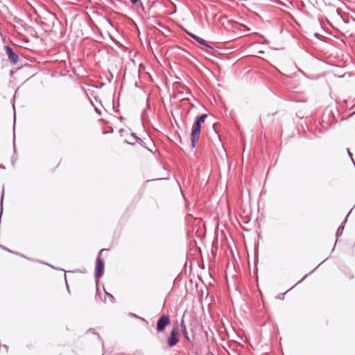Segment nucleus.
Masks as SVG:
<instances>
[{"instance_id": "4be33fe9", "label": "nucleus", "mask_w": 355, "mask_h": 355, "mask_svg": "<svg viewBox=\"0 0 355 355\" xmlns=\"http://www.w3.org/2000/svg\"><path fill=\"white\" fill-rule=\"evenodd\" d=\"M327 261V259H324L322 262H321L320 264H318L315 268L316 269L318 268L323 262H325Z\"/></svg>"}, {"instance_id": "aec40b11", "label": "nucleus", "mask_w": 355, "mask_h": 355, "mask_svg": "<svg viewBox=\"0 0 355 355\" xmlns=\"http://www.w3.org/2000/svg\"><path fill=\"white\" fill-rule=\"evenodd\" d=\"M132 4H136L139 0H129Z\"/></svg>"}, {"instance_id": "c85d7f7f", "label": "nucleus", "mask_w": 355, "mask_h": 355, "mask_svg": "<svg viewBox=\"0 0 355 355\" xmlns=\"http://www.w3.org/2000/svg\"><path fill=\"white\" fill-rule=\"evenodd\" d=\"M65 281L67 282V276L64 275Z\"/></svg>"}, {"instance_id": "423d86ee", "label": "nucleus", "mask_w": 355, "mask_h": 355, "mask_svg": "<svg viewBox=\"0 0 355 355\" xmlns=\"http://www.w3.org/2000/svg\"><path fill=\"white\" fill-rule=\"evenodd\" d=\"M186 33L191 36L193 40H195L198 43H199L200 44L207 47V48H209L210 49H214V48L210 46L207 42L206 40H205L204 39L198 37V35L193 34V33H191L187 31H186Z\"/></svg>"}, {"instance_id": "cd10ccee", "label": "nucleus", "mask_w": 355, "mask_h": 355, "mask_svg": "<svg viewBox=\"0 0 355 355\" xmlns=\"http://www.w3.org/2000/svg\"><path fill=\"white\" fill-rule=\"evenodd\" d=\"M293 287H294V286H292L291 288H290V289H288V291H290V290H292V288H293Z\"/></svg>"}, {"instance_id": "f257e3e1", "label": "nucleus", "mask_w": 355, "mask_h": 355, "mask_svg": "<svg viewBox=\"0 0 355 355\" xmlns=\"http://www.w3.org/2000/svg\"><path fill=\"white\" fill-rule=\"evenodd\" d=\"M104 250H105V249H101L99 251L98 254V256L96 257V259L94 276H95V278H96V290L97 291L98 290L97 281H98V279L100 277H101L103 276V275L104 273V268H105L104 261L100 257V254Z\"/></svg>"}, {"instance_id": "f3484780", "label": "nucleus", "mask_w": 355, "mask_h": 355, "mask_svg": "<svg viewBox=\"0 0 355 355\" xmlns=\"http://www.w3.org/2000/svg\"><path fill=\"white\" fill-rule=\"evenodd\" d=\"M1 248H3L4 250H7L9 252H11V253H13V254H19V253L13 252V251L10 250L3 247V246H1Z\"/></svg>"}, {"instance_id": "ddd939ff", "label": "nucleus", "mask_w": 355, "mask_h": 355, "mask_svg": "<svg viewBox=\"0 0 355 355\" xmlns=\"http://www.w3.org/2000/svg\"><path fill=\"white\" fill-rule=\"evenodd\" d=\"M351 211H349L348 213V214L347 215V216L345 217V218L344 219V220L343 221V223L340 224V225L339 227H343V228L345 227V225L347 220V218L349 216V214H350Z\"/></svg>"}, {"instance_id": "f8f14e48", "label": "nucleus", "mask_w": 355, "mask_h": 355, "mask_svg": "<svg viewBox=\"0 0 355 355\" xmlns=\"http://www.w3.org/2000/svg\"><path fill=\"white\" fill-rule=\"evenodd\" d=\"M315 270V268H313L310 272L304 275V277L297 282V284L302 282L308 275H309L310 274H311L314 270Z\"/></svg>"}, {"instance_id": "20e7f679", "label": "nucleus", "mask_w": 355, "mask_h": 355, "mask_svg": "<svg viewBox=\"0 0 355 355\" xmlns=\"http://www.w3.org/2000/svg\"><path fill=\"white\" fill-rule=\"evenodd\" d=\"M180 341L179 332L176 328H173L167 338L166 343L169 347L175 346Z\"/></svg>"}, {"instance_id": "9b49d317", "label": "nucleus", "mask_w": 355, "mask_h": 355, "mask_svg": "<svg viewBox=\"0 0 355 355\" xmlns=\"http://www.w3.org/2000/svg\"><path fill=\"white\" fill-rule=\"evenodd\" d=\"M136 141L138 142L141 146L146 148L144 141L139 137H136Z\"/></svg>"}, {"instance_id": "6ab92c4d", "label": "nucleus", "mask_w": 355, "mask_h": 355, "mask_svg": "<svg viewBox=\"0 0 355 355\" xmlns=\"http://www.w3.org/2000/svg\"><path fill=\"white\" fill-rule=\"evenodd\" d=\"M95 112L98 114V115H101V112L99 109H98L97 107H95Z\"/></svg>"}, {"instance_id": "393cba45", "label": "nucleus", "mask_w": 355, "mask_h": 355, "mask_svg": "<svg viewBox=\"0 0 355 355\" xmlns=\"http://www.w3.org/2000/svg\"><path fill=\"white\" fill-rule=\"evenodd\" d=\"M131 136H132L133 138H135V139L136 140V137H137L136 136V135H135V133H132V134H131Z\"/></svg>"}, {"instance_id": "c756f323", "label": "nucleus", "mask_w": 355, "mask_h": 355, "mask_svg": "<svg viewBox=\"0 0 355 355\" xmlns=\"http://www.w3.org/2000/svg\"><path fill=\"white\" fill-rule=\"evenodd\" d=\"M67 290H68V291H69V286H68V285H67Z\"/></svg>"}, {"instance_id": "f03ea898", "label": "nucleus", "mask_w": 355, "mask_h": 355, "mask_svg": "<svg viewBox=\"0 0 355 355\" xmlns=\"http://www.w3.org/2000/svg\"><path fill=\"white\" fill-rule=\"evenodd\" d=\"M171 323L170 318L168 315L163 314L161 315L156 324V330L157 332H163L167 326Z\"/></svg>"}, {"instance_id": "4468645a", "label": "nucleus", "mask_w": 355, "mask_h": 355, "mask_svg": "<svg viewBox=\"0 0 355 355\" xmlns=\"http://www.w3.org/2000/svg\"><path fill=\"white\" fill-rule=\"evenodd\" d=\"M130 316H132L133 318H139V319L141 320L142 321H144L145 322H147V321L145 319L138 316L137 315H136L135 313H130Z\"/></svg>"}, {"instance_id": "7ed1b4c3", "label": "nucleus", "mask_w": 355, "mask_h": 355, "mask_svg": "<svg viewBox=\"0 0 355 355\" xmlns=\"http://www.w3.org/2000/svg\"><path fill=\"white\" fill-rule=\"evenodd\" d=\"M200 130L201 125H198L194 123H193L191 132V143L193 148L196 147L197 142L198 141Z\"/></svg>"}, {"instance_id": "dca6fc26", "label": "nucleus", "mask_w": 355, "mask_h": 355, "mask_svg": "<svg viewBox=\"0 0 355 355\" xmlns=\"http://www.w3.org/2000/svg\"><path fill=\"white\" fill-rule=\"evenodd\" d=\"M13 151H14V153H16L17 152V149H16V146H15V135H14V138H13Z\"/></svg>"}, {"instance_id": "a211bd4d", "label": "nucleus", "mask_w": 355, "mask_h": 355, "mask_svg": "<svg viewBox=\"0 0 355 355\" xmlns=\"http://www.w3.org/2000/svg\"><path fill=\"white\" fill-rule=\"evenodd\" d=\"M16 160H17V157H12L11 162H12V166L15 165Z\"/></svg>"}, {"instance_id": "a878e982", "label": "nucleus", "mask_w": 355, "mask_h": 355, "mask_svg": "<svg viewBox=\"0 0 355 355\" xmlns=\"http://www.w3.org/2000/svg\"><path fill=\"white\" fill-rule=\"evenodd\" d=\"M1 169H5V166L3 164H0Z\"/></svg>"}, {"instance_id": "1a4fd4ad", "label": "nucleus", "mask_w": 355, "mask_h": 355, "mask_svg": "<svg viewBox=\"0 0 355 355\" xmlns=\"http://www.w3.org/2000/svg\"><path fill=\"white\" fill-rule=\"evenodd\" d=\"M343 230L344 229L343 227H338V228L337 229L336 233V236L337 239H338V237L341 236ZM336 240H338V239H336ZM336 242H337V241H336ZM336 243H335V244Z\"/></svg>"}, {"instance_id": "412c9836", "label": "nucleus", "mask_w": 355, "mask_h": 355, "mask_svg": "<svg viewBox=\"0 0 355 355\" xmlns=\"http://www.w3.org/2000/svg\"><path fill=\"white\" fill-rule=\"evenodd\" d=\"M327 261V259H324L322 262H321L320 264H318L315 268L316 269L318 268L323 262H325Z\"/></svg>"}, {"instance_id": "b1692460", "label": "nucleus", "mask_w": 355, "mask_h": 355, "mask_svg": "<svg viewBox=\"0 0 355 355\" xmlns=\"http://www.w3.org/2000/svg\"><path fill=\"white\" fill-rule=\"evenodd\" d=\"M88 331H89V332H91V333H92V334H96V333H95V331H94V330L93 329H89L88 330Z\"/></svg>"}, {"instance_id": "39448f33", "label": "nucleus", "mask_w": 355, "mask_h": 355, "mask_svg": "<svg viewBox=\"0 0 355 355\" xmlns=\"http://www.w3.org/2000/svg\"><path fill=\"white\" fill-rule=\"evenodd\" d=\"M4 48L10 62L13 64H16L19 60L17 54L15 53L12 49L8 45H6Z\"/></svg>"}, {"instance_id": "bb28decb", "label": "nucleus", "mask_w": 355, "mask_h": 355, "mask_svg": "<svg viewBox=\"0 0 355 355\" xmlns=\"http://www.w3.org/2000/svg\"><path fill=\"white\" fill-rule=\"evenodd\" d=\"M3 347L6 349H7V348H8V347H7L6 345H4Z\"/></svg>"}, {"instance_id": "2eb2a0df", "label": "nucleus", "mask_w": 355, "mask_h": 355, "mask_svg": "<svg viewBox=\"0 0 355 355\" xmlns=\"http://www.w3.org/2000/svg\"><path fill=\"white\" fill-rule=\"evenodd\" d=\"M347 153H348V155L350 157L351 160L352 161L353 164L355 166V162H354V159L352 158V154L350 153L349 149H347Z\"/></svg>"}, {"instance_id": "0eeeda50", "label": "nucleus", "mask_w": 355, "mask_h": 355, "mask_svg": "<svg viewBox=\"0 0 355 355\" xmlns=\"http://www.w3.org/2000/svg\"><path fill=\"white\" fill-rule=\"evenodd\" d=\"M180 328H181V331L184 335V337L185 338L186 340H189V338L188 332L187 331L186 324L184 321V316L182 317V318L180 321Z\"/></svg>"}, {"instance_id": "5701e85b", "label": "nucleus", "mask_w": 355, "mask_h": 355, "mask_svg": "<svg viewBox=\"0 0 355 355\" xmlns=\"http://www.w3.org/2000/svg\"><path fill=\"white\" fill-rule=\"evenodd\" d=\"M327 261V259H324L322 262H321L320 264H318L315 268L316 269L318 268L323 262H325Z\"/></svg>"}, {"instance_id": "6e6552de", "label": "nucleus", "mask_w": 355, "mask_h": 355, "mask_svg": "<svg viewBox=\"0 0 355 355\" xmlns=\"http://www.w3.org/2000/svg\"><path fill=\"white\" fill-rule=\"evenodd\" d=\"M207 117V114H202L196 118V119L194 121V123H196L198 125H201V124L205 121V120L206 119Z\"/></svg>"}, {"instance_id": "9d476101", "label": "nucleus", "mask_w": 355, "mask_h": 355, "mask_svg": "<svg viewBox=\"0 0 355 355\" xmlns=\"http://www.w3.org/2000/svg\"><path fill=\"white\" fill-rule=\"evenodd\" d=\"M103 291H104V292H105V295L108 297V298H109L110 301L112 303H114L115 300H114V296H113L112 294H110V293H107V292L105 290V288H103Z\"/></svg>"}]
</instances>
